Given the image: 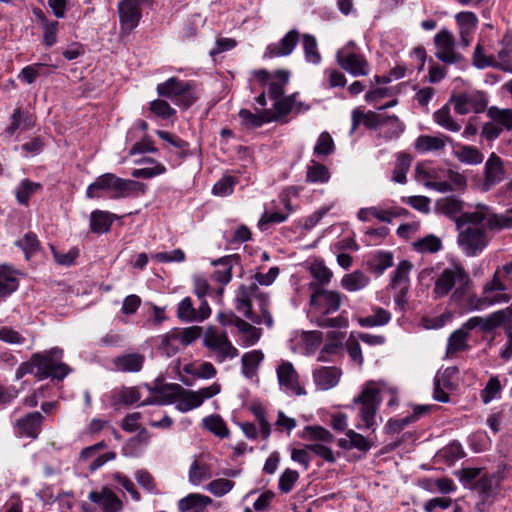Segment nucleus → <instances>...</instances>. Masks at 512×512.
Returning <instances> with one entry per match:
<instances>
[{"label":"nucleus","mask_w":512,"mask_h":512,"mask_svg":"<svg viewBox=\"0 0 512 512\" xmlns=\"http://www.w3.org/2000/svg\"><path fill=\"white\" fill-rule=\"evenodd\" d=\"M380 387L374 381H369L363 387L361 393L354 398L353 402L359 405V418L363 422V428L375 429L376 414L380 403L382 401L380 397ZM358 428L362 426L358 425Z\"/></svg>","instance_id":"obj_7"},{"label":"nucleus","mask_w":512,"mask_h":512,"mask_svg":"<svg viewBox=\"0 0 512 512\" xmlns=\"http://www.w3.org/2000/svg\"><path fill=\"white\" fill-rule=\"evenodd\" d=\"M101 191L111 192V199H120L137 196L146 192V185L142 182L123 179L113 173H105L98 176L86 190L89 199L101 197Z\"/></svg>","instance_id":"obj_5"},{"label":"nucleus","mask_w":512,"mask_h":512,"mask_svg":"<svg viewBox=\"0 0 512 512\" xmlns=\"http://www.w3.org/2000/svg\"><path fill=\"white\" fill-rule=\"evenodd\" d=\"M373 312L372 315L359 318L358 323L361 327L383 326L391 320V313L384 308L376 307Z\"/></svg>","instance_id":"obj_44"},{"label":"nucleus","mask_w":512,"mask_h":512,"mask_svg":"<svg viewBox=\"0 0 512 512\" xmlns=\"http://www.w3.org/2000/svg\"><path fill=\"white\" fill-rule=\"evenodd\" d=\"M450 140L453 139L443 134L439 136L420 135L415 140L414 148L422 154L441 151L445 148L447 142L450 144Z\"/></svg>","instance_id":"obj_24"},{"label":"nucleus","mask_w":512,"mask_h":512,"mask_svg":"<svg viewBox=\"0 0 512 512\" xmlns=\"http://www.w3.org/2000/svg\"><path fill=\"white\" fill-rule=\"evenodd\" d=\"M279 274L278 267H271L267 273H256L249 285L239 286L235 296V308L245 318L255 324L273 326V317L269 312V296L260 291L258 284L269 286Z\"/></svg>","instance_id":"obj_1"},{"label":"nucleus","mask_w":512,"mask_h":512,"mask_svg":"<svg viewBox=\"0 0 512 512\" xmlns=\"http://www.w3.org/2000/svg\"><path fill=\"white\" fill-rule=\"evenodd\" d=\"M41 189V184L23 179L15 191L16 200L21 205H28L30 197Z\"/></svg>","instance_id":"obj_48"},{"label":"nucleus","mask_w":512,"mask_h":512,"mask_svg":"<svg viewBox=\"0 0 512 512\" xmlns=\"http://www.w3.org/2000/svg\"><path fill=\"white\" fill-rule=\"evenodd\" d=\"M498 486L499 481L494 475H482L476 482L474 488L481 498V503L477 505L479 510H481V505H485L487 502H491V499L496 494Z\"/></svg>","instance_id":"obj_27"},{"label":"nucleus","mask_w":512,"mask_h":512,"mask_svg":"<svg viewBox=\"0 0 512 512\" xmlns=\"http://www.w3.org/2000/svg\"><path fill=\"white\" fill-rule=\"evenodd\" d=\"M487 115L502 129H506L507 131L512 130V109H500L496 106H492L488 109Z\"/></svg>","instance_id":"obj_49"},{"label":"nucleus","mask_w":512,"mask_h":512,"mask_svg":"<svg viewBox=\"0 0 512 512\" xmlns=\"http://www.w3.org/2000/svg\"><path fill=\"white\" fill-rule=\"evenodd\" d=\"M212 503L213 500L207 495L190 493L177 502V509L179 512H207Z\"/></svg>","instance_id":"obj_21"},{"label":"nucleus","mask_w":512,"mask_h":512,"mask_svg":"<svg viewBox=\"0 0 512 512\" xmlns=\"http://www.w3.org/2000/svg\"><path fill=\"white\" fill-rule=\"evenodd\" d=\"M449 103L457 114L466 115L483 112L488 105V99L484 92L470 91L452 95Z\"/></svg>","instance_id":"obj_11"},{"label":"nucleus","mask_w":512,"mask_h":512,"mask_svg":"<svg viewBox=\"0 0 512 512\" xmlns=\"http://www.w3.org/2000/svg\"><path fill=\"white\" fill-rule=\"evenodd\" d=\"M480 224H468L457 229V244L468 257L480 255L488 246L490 238Z\"/></svg>","instance_id":"obj_8"},{"label":"nucleus","mask_w":512,"mask_h":512,"mask_svg":"<svg viewBox=\"0 0 512 512\" xmlns=\"http://www.w3.org/2000/svg\"><path fill=\"white\" fill-rule=\"evenodd\" d=\"M203 345L215 356L218 363L232 360L239 355L238 349L229 340L224 331H219L214 326H209L203 336Z\"/></svg>","instance_id":"obj_9"},{"label":"nucleus","mask_w":512,"mask_h":512,"mask_svg":"<svg viewBox=\"0 0 512 512\" xmlns=\"http://www.w3.org/2000/svg\"><path fill=\"white\" fill-rule=\"evenodd\" d=\"M203 427L216 436L226 437L229 434V430L224 423L223 419L219 415H210L202 420Z\"/></svg>","instance_id":"obj_53"},{"label":"nucleus","mask_w":512,"mask_h":512,"mask_svg":"<svg viewBox=\"0 0 512 512\" xmlns=\"http://www.w3.org/2000/svg\"><path fill=\"white\" fill-rule=\"evenodd\" d=\"M239 256L236 254L224 256L212 262L214 266H221L214 272V279L223 284H228L232 279V268L238 264Z\"/></svg>","instance_id":"obj_30"},{"label":"nucleus","mask_w":512,"mask_h":512,"mask_svg":"<svg viewBox=\"0 0 512 512\" xmlns=\"http://www.w3.org/2000/svg\"><path fill=\"white\" fill-rule=\"evenodd\" d=\"M62 357L63 350L58 347L34 353L33 363L36 364L35 377L38 380H45L47 378L63 380L71 372V368L61 361Z\"/></svg>","instance_id":"obj_6"},{"label":"nucleus","mask_w":512,"mask_h":512,"mask_svg":"<svg viewBox=\"0 0 512 512\" xmlns=\"http://www.w3.org/2000/svg\"><path fill=\"white\" fill-rule=\"evenodd\" d=\"M413 248L419 253H437L443 248L442 240L433 235H427L413 242Z\"/></svg>","instance_id":"obj_47"},{"label":"nucleus","mask_w":512,"mask_h":512,"mask_svg":"<svg viewBox=\"0 0 512 512\" xmlns=\"http://www.w3.org/2000/svg\"><path fill=\"white\" fill-rule=\"evenodd\" d=\"M176 315L183 322L197 321L196 309L190 297H185L178 303Z\"/></svg>","instance_id":"obj_58"},{"label":"nucleus","mask_w":512,"mask_h":512,"mask_svg":"<svg viewBox=\"0 0 512 512\" xmlns=\"http://www.w3.org/2000/svg\"><path fill=\"white\" fill-rule=\"evenodd\" d=\"M192 88V82L170 77L165 82L159 83L156 90L159 96L169 98L178 105L189 107L197 99Z\"/></svg>","instance_id":"obj_10"},{"label":"nucleus","mask_w":512,"mask_h":512,"mask_svg":"<svg viewBox=\"0 0 512 512\" xmlns=\"http://www.w3.org/2000/svg\"><path fill=\"white\" fill-rule=\"evenodd\" d=\"M15 245L23 250L26 259H30L39 249V241L37 236L33 233L25 234L23 238L15 242Z\"/></svg>","instance_id":"obj_62"},{"label":"nucleus","mask_w":512,"mask_h":512,"mask_svg":"<svg viewBox=\"0 0 512 512\" xmlns=\"http://www.w3.org/2000/svg\"><path fill=\"white\" fill-rule=\"evenodd\" d=\"M143 0H123L118 5L120 25L124 30H132L137 27L141 16Z\"/></svg>","instance_id":"obj_15"},{"label":"nucleus","mask_w":512,"mask_h":512,"mask_svg":"<svg viewBox=\"0 0 512 512\" xmlns=\"http://www.w3.org/2000/svg\"><path fill=\"white\" fill-rule=\"evenodd\" d=\"M298 41L299 32L295 29L290 30L287 34L284 35L283 38L279 40V42L272 43L267 46L264 52V57L275 58L288 56L293 52Z\"/></svg>","instance_id":"obj_18"},{"label":"nucleus","mask_w":512,"mask_h":512,"mask_svg":"<svg viewBox=\"0 0 512 512\" xmlns=\"http://www.w3.org/2000/svg\"><path fill=\"white\" fill-rule=\"evenodd\" d=\"M299 479L296 470L287 468L279 477L278 488L283 493H289Z\"/></svg>","instance_id":"obj_64"},{"label":"nucleus","mask_w":512,"mask_h":512,"mask_svg":"<svg viewBox=\"0 0 512 512\" xmlns=\"http://www.w3.org/2000/svg\"><path fill=\"white\" fill-rule=\"evenodd\" d=\"M33 124V120L29 113L23 112L20 108H17L11 115V123L5 129L4 135L11 137L18 129L29 130Z\"/></svg>","instance_id":"obj_37"},{"label":"nucleus","mask_w":512,"mask_h":512,"mask_svg":"<svg viewBox=\"0 0 512 512\" xmlns=\"http://www.w3.org/2000/svg\"><path fill=\"white\" fill-rule=\"evenodd\" d=\"M145 357L139 353H128L113 359L115 370L124 373L139 372L144 364Z\"/></svg>","instance_id":"obj_26"},{"label":"nucleus","mask_w":512,"mask_h":512,"mask_svg":"<svg viewBox=\"0 0 512 512\" xmlns=\"http://www.w3.org/2000/svg\"><path fill=\"white\" fill-rule=\"evenodd\" d=\"M146 161L150 162V163H153L154 166L153 167L134 169L132 171V173H131L134 178L149 179V178H152V177L164 174L166 172L165 166L162 165L161 163H158L154 159L149 158Z\"/></svg>","instance_id":"obj_61"},{"label":"nucleus","mask_w":512,"mask_h":512,"mask_svg":"<svg viewBox=\"0 0 512 512\" xmlns=\"http://www.w3.org/2000/svg\"><path fill=\"white\" fill-rule=\"evenodd\" d=\"M310 273L316 280L314 283L319 284L320 287L328 284L333 276L332 271L324 265L323 262H315L310 267Z\"/></svg>","instance_id":"obj_59"},{"label":"nucleus","mask_w":512,"mask_h":512,"mask_svg":"<svg viewBox=\"0 0 512 512\" xmlns=\"http://www.w3.org/2000/svg\"><path fill=\"white\" fill-rule=\"evenodd\" d=\"M88 499L97 504L102 512H122L124 509L123 501L108 486H102L99 490L91 491Z\"/></svg>","instance_id":"obj_14"},{"label":"nucleus","mask_w":512,"mask_h":512,"mask_svg":"<svg viewBox=\"0 0 512 512\" xmlns=\"http://www.w3.org/2000/svg\"><path fill=\"white\" fill-rule=\"evenodd\" d=\"M299 93L295 92L288 96H281L274 100L273 108L274 112L270 115L271 121H278L281 118L287 116L289 113L294 112L295 97H298Z\"/></svg>","instance_id":"obj_38"},{"label":"nucleus","mask_w":512,"mask_h":512,"mask_svg":"<svg viewBox=\"0 0 512 512\" xmlns=\"http://www.w3.org/2000/svg\"><path fill=\"white\" fill-rule=\"evenodd\" d=\"M212 470L209 464L194 459L188 471V480L193 486L200 485L203 481L212 478Z\"/></svg>","instance_id":"obj_36"},{"label":"nucleus","mask_w":512,"mask_h":512,"mask_svg":"<svg viewBox=\"0 0 512 512\" xmlns=\"http://www.w3.org/2000/svg\"><path fill=\"white\" fill-rule=\"evenodd\" d=\"M442 214L455 222L456 229L468 224H481L486 222L489 230L500 231L512 228V217L493 213L487 205L477 204L476 210L464 212V203L458 198L447 197L438 202Z\"/></svg>","instance_id":"obj_2"},{"label":"nucleus","mask_w":512,"mask_h":512,"mask_svg":"<svg viewBox=\"0 0 512 512\" xmlns=\"http://www.w3.org/2000/svg\"><path fill=\"white\" fill-rule=\"evenodd\" d=\"M330 179L329 169L315 160H311L307 166L306 182L311 184H324Z\"/></svg>","instance_id":"obj_41"},{"label":"nucleus","mask_w":512,"mask_h":512,"mask_svg":"<svg viewBox=\"0 0 512 512\" xmlns=\"http://www.w3.org/2000/svg\"><path fill=\"white\" fill-rule=\"evenodd\" d=\"M368 264L375 273L382 274L393 265V256L390 252L378 251Z\"/></svg>","instance_id":"obj_55"},{"label":"nucleus","mask_w":512,"mask_h":512,"mask_svg":"<svg viewBox=\"0 0 512 512\" xmlns=\"http://www.w3.org/2000/svg\"><path fill=\"white\" fill-rule=\"evenodd\" d=\"M174 387H178L177 383H167L160 387L156 393L150 396L148 399L142 402L141 405H170L175 404L176 390Z\"/></svg>","instance_id":"obj_32"},{"label":"nucleus","mask_w":512,"mask_h":512,"mask_svg":"<svg viewBox=\"0 0 512 512\" xmlns=\"http://www.w3.org/2000/svg\"><path fill=\"white\" fill-rule=\"evenodd\" d=\"M384 117L374 111H368L366 113L359 109H354L351 113L352 126L350 133L353 134L360 123H363L367 128L375 129L378 126L384 125Z\"/></svg>","instance_id":"obj_28"},{"label":"nucleus","mask_w":512,"mask_h":512,"mask_svg":"<svg viewBox=\"0 0 512 512\" xmlns=\"http://www.w3.org/2000/svg\"><path fill=\"white\" fill-rule=\"evenodd\" d=\"M370 283V278L367 274L360 270H355L351 273L345 274L341 279V286L348 292H357L364 289Z\"/></svg>","instance_id":"obj_35"},{"label":"nucleus","mask_w":512,"mask_h":512,"mask_svg":"<svg viewBox=\"0 0 512 512\" xmlns=\"http://www.w3.org/2000/svg\"><path fill=\"white\" fill-rule=\"evenodd\" d=\"M234 485L235 483L231 480L218 478L208 483L205 489L216 497H222L229 493L233 489Z\"/></svg>","instance_id":"obj_60"},{"label":"nucleus","mask_w":512,"mask_h":512,"mask_svg":"<svg viewBox=\"0 0 512 512\" xmlns=\"http://www.w3.org/2000/svg\"><path fill=\"white\" fill-rule=\"evenodd\" d=\"M310 309L308 317L311 322L322 328H346L348 321L343 316L329 318V314L337 312L341 306L342 294L327 290L319 284L309 283Z\"/></svg>","instance_id":"obj_3"},{"label":"nucleus","mask_w":512,"mask_h":512,"mask_svg":"<svg viewBox=\"0 0 512 512\" xmlns=\"http://www.w3.org/2000/svg\"><path fill=\"white\" fill-rule=\"evenodd\" d=\"M354 42H349L336 54L337 63L354 77L366 76L369 74V64L363 55L353 51Z\"/></svg>","instance_id":"obj_12"},{"label":"nucleus","mask_w":512,"mask_h":512,"mask_svg":"<svg viewBox=\"0 0 512 512\" xmlns=\"http://www.w3.org/2000/svg\"><path fill=\"white\" fill-rule=\"evenodd\" d=\"M433 119L439 126L450 132H459L461 130V124L451 116L447 104L433 113Z\"/></svg>","instance_id":"obj_42"},{"label":"nucleus","mask_w":512,"mask_h":512,"mask_svg":"<svg viewBox=\"0 0 512 512\" xmlns=\"http://www.w3.org/2000/svg\"><path fill=\"white\" fill-rule=\"evenodd\" d=\"M290 73L286 70H277L274 79L268 82V95L276 100L284 95L285 87L288 84Z\"/></svg>","instance_id":"obj_39"},{"label":"nucleus","mask_w":512,"mask_h":512,"mask_svg":"<svg viewBox=\"0 0 512 512\" xmlns=\"http://www.w3.org/2000/svg\"><path fill=\"white\" fill-rule=\"evenodd\" d=\"M335 144L331 135L324 131L322 132L314 146L313 153L318 157H326L334 152Z\"/></svg>","instance_id":"obj_56"},{"label":"nucleus","mask_w":512,"mask_h":512,"mask_svg":"<svg viewBox=\"0 0 512 512\" xmlns=\"http://www.w3.org/2000/svg\"><path fill=\"white\" fill-rule=\"evenodd\" d=\"M471 285L472 280L464 266L460 262H452L436 278L433 296L441 299L452 292L451 300L459 302Z\"/></svg>","instance_id":"obj_4"},{"label":"nucleus","mask_w":512,"mask_h":512,"mask_svg":"<svg viewBox=\"0 0 512 512\" xmlns=\"http://www.w3.org/2000/svg\"><path fill=\"white\" fill-rule=\"evenodd\" d=\"M15 273L8 265L0 266V301L18 289L19 282Z\"/></svg>","instance_id":"obj_31"},{"label":"nucleus","mask_w":512,"mask_h":512,"mask_svg":"<svg viewBox=\"0 0 512 512\" xmlns=\"http://www.w3.org/2000/svg\"><path fill=\"white\" fill-rule=\"evenodd\" d=\"M458 373L456 367H447L443 371H438L434 377L433 398L442 403L449 401V395L445 390H452L454 388V378Z\"/></svg>","instance_id":"obj_16"},{"label":"nucleus","mask_w":512,"mask_h":512,"mask_svg":"<svg viewBox=\"0 0 512 512\" xmlns=\"http://www.w3.org/2000/svg\"><path fill=\"white\" fill-rule=\"evenodd\" d=\"M271 114V110H264L258 114H254L248 109H241L239 111L241 123L247 128H257L266 122H271Z\"/></svg>","instance_id":"obj_40"},{"label":"nucleus","mask_w":512,"mask_h":512,"mask_svg":"<svg viewBox=\"0 0 512 512\" xmlns=\"http://www.w3.org/2000/svg\"><path fill=\"white\" fill-rule=\"evenodd\" d=\"M237 330L239 334V343L243 348L255 345L262 336L261 328H257L245 320L239 322Z\"/></svg>","instance_id":"obj_34"},{"label":"nucleus","mask_w":512,"mask_h":512,"mask_svg":"<svg viewBox=\"0 0 512 512\" xmlns=\"http://www.w3.org/2000/svg\"><path fill=\"white\" fill-rule=\"evenodd\" d=\"M180 346H188L195 342L202 335V328L199 326H190L186 328L174 329Z\"/></svg>","instance_id":"obj_57"},{"label":"nucleus","mask_w":512,"mask_h":512,"mask_svg":"<svg viewBox=\"0 0 512 512\" xmlns=\"http://www.w3.org/2000/svg\"><path fill=\"white\" fill-rule=\"evenodd\" d=\"M264 354L261 350H252L243 354L241 358L242 373L246 377H251L255 374L258 366L262 362Z\"/></svg>","instance_id":"obj_43"},{"label":"nucleus","mask_w":512,"mask_h":512,"mask_svg":"<svg viewBox=\"0 0 512 512\" xmlns=\"http://www.w3.org/2000/svg\"><path fill=\"white\" fill-rule=\"evenodd\" d=\"M158 339V350L162 355L171 357L179 351L180 344L174 330L159 336Z\"/></svg>","instance_id":"obj_50"},{"label":"nucleus","mask_w":512,"mask_h":512,"mask_svg":"<svg viewBox=\"0 0 512 512\" xmlns=\"http://www.w3.org/2000/svg\"><path fill=\"white\" fill-rule=\"evenodd\" d=\"M341 377L337 367H320L313 371V380L319 390H328L335 387Z\"/></svg>","instance_id":"obj_23"},{"label":"nucleus","mask_w":512,"mask_h":512,"mask_svg":"<svg viewBox=\"0 0 512 512\" xmlns=\"http://www.w3.org/2000/svg\"><path fill=\"white\" fill-rule=\"evenodd\" d=\"M302 45L306 61L314 65L319 64L321 62V55L318 51L316 38L310 34H304Z\"/></svg>","instance_id":"obj_52"},{"label":"nucleus","mask_w":512,"mask_h":512,"mask_svg":"<svg viewBox=\"0 0 512 512\" xmlns=\"http://www.w3.org/2000/svg\"><path fill=\"white\" fill-rule=\"evenodd\" d=\"M450 145L452 155L462 164L479 165L484 160L483 153L475 146L454 142V140H450Z\"/></svg>","instance_id":"obj_19"},{"label":"nucleus","mask_w":512,"mask_h":512,"mask_svg":"<svg viewBox=\"0 0 512 512\" xmlns=\"http://www.w3.org/2000/svg\"><path fill=\"white\" fill-rule=\"evenodd\" d=\"M504 278L505 276L501 273L500 268H497L492 278L484 284L482 294L510 293L511 289L504 283Z\"/></svg>","instance_id":"obj_46"},{"label":"nucleus","mask_w":512,"mask_h":512,"mask_svg":"<svg viewBox=\"0 0 512 512\" xmlns=\"http://www.w3.org/2000/svg\"><path fill=\"white\" fill-rule=\"evenodd\" d=\"M468 333L461 328L455 330L448 338L447 354H454L468 348L467 339Z\"/></svg>","instance_id":"obj_51"},{"label":"nucleus","mask_w":512,"mask_h":512,"mask_svg":"<svg viewBox=\"0 0 512 512\" xmlns=\"http://www.w3.org/2000/svg\"><path fill=\"white\" fill-rule=\"evenodd\" d=\"M412 269V264L407 261V260H404V261H401L395 272H394V275L392 277V280H391V287H403V286H406V287H409V273Z\"/></svg>","instance_id":"obj_54"},{"label":"nucleus","mask_w":512,"mask_h":512,"mask_svg":"<svg viewBox=\"0 0 512 512\" xmlns=\"http://www.w3.org/2000/svg\"><path fill=\"white\" fill-rule=\"evenodd\" d=\"M412 158L409 154L401 153L398 155L392 172V181L405 184L407 182V173L410 169Z\"/></svg>","instance_id":"obj_45"},{"label":"nucleus","mask_w":512,"mask_h":512,"mask_svg":"<svg viewBox=\"0 0 512 512\" xmlns=\"http://www.w3.org/2000/svg\"><path fill=\"white\" fill-rule=\"evenodd\" d=\"M504 321V312L497 311L487 317L479 316V328L483 332H490L499 327Z\"/></svg>","instance_id":"obj_63"},{"label":"nucleus","mask_w":512,"mask_h":512,"mask_svg":"<svg viewBox=\"0 0 512 512\" xmlns=\"http://www.w3.org/2000/svg\"><path fill=\"white\" fill-rule=\"evenodd\" d=\"M176 390L175 407L178 411L186 413L201 406V399L193 390H188L178 384Z\"/></svg>","instance_id":"obj_25"},{"label":"nucleus","mask_w":512,"mask_h":512,"mask_svg":"<svg viewBox=\"0 0 512 512\" xmlns=\"http://www.w3.org/2000/svg\"><path fill=\"white\" fill-rule=\"evenodd\" d=\"M505 170L503 162L495 153H491L485 163V184L494 186L504 178Z\"/></svg>","instance_id":"obj_29"},{"label":"nucleus","mask_w":512,"mask_h":512,"mask_svg":"<svg viewBox=\"0 0 512 512\" xmlns=\"http://www.w3.org/2000/svg\"><path fill=\"white\" fill-rule=\"evenodd\" d=\"M43 419V415L37 411L19 418L14 424L16 435L36 439L41 431Z\"/></svg>","instance_id":"obj_17"},{"label":"nucleus","mask_w":512,"mask_h":512,"mask_svg":"<svg viewBox=\"0 0 512 512\" xmlns=\"http://www.w3.org/2000/svg\"><path fill=\"white\" fill-rule=\"evenodd\" d=\"M511 293H498L496 295L483 294L478 296L471 294L467 297V308L469 311H480L497 304H507L511 301Z\"/></svg>","instance_id":"obj_20"},{"label":"nucleus","mask_w":512,"mask_h":512,"mask_svg":"<svg viewBox=\"0 0 512 512\" xmlns=\"http://www.w3.org/2000/svg\"><path fill=\"white\" fill-rule=\"evenodd\" d=\"M116 215L107 211L95 210L90 215V228L93 233L103 234L110 230Z\"/></svg>","instance_id":"obj_33"},{"label":"nucleus","mask_w":512,"mask_h":512,"mask_svg":"<svg viewBox=\"0 0 512 512\" xmlns=\"http://www.w3.org/2000/svg\"><path fill=\"white\" fill-rule=\"evenodd\" d=\"M276 374L283 392L294 396L306 395V390L300 385L299 375L291 362L282 360L277 366Z\"/></svg>","instance_id":"obj_13"},{"label":"nucleus","mask_w":512,"mask_h":512,"mask_svg":"<svg viewBox=\"0 0 512 512\" xmlns=\"http://www.w3.org/2000/svg\"><path fill=\"white\" fill-rule=\"evenodd\" d=\"M402 211L405 210L396 208L383 209L378 206H372L368 208H361L357 213V217L362 222H368L371 220V217H374L379 221L392 223L395 217H398L402 214Z\"/></svg>","instance_id":"obj_22"}]
</instances>
